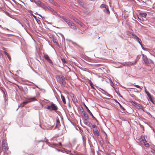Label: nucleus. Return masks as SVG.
<instances>
[{"instance_id":"obj_38","label":"nucleus","mask_w":155,"mask_h":155,"mask_svg":"<svg viewBox=\"0 0 155 155\" xmlns=\"http://www.w3.org/2000/svg\"><path fill=\"white\" fill-rule=\"evenodd\" d=\"M7 57L8 58H9V60H10L11 59V57H10V56H9V55H8V56H7Z\"/></svg>"},{"instance_id":"obj_27","label":"nucleus","mask_w":155,"mask_h":155,"mask_svg":"<svg viewBox=\"0 0 155 155\" xmlns=\"http://www.w3.org/2000/svg\"><path fill=\"white\" fill-rule=\"evenodd\" d=\"M134 85L135 87H137V88H140L141 89H142V88L140 87L138 85H135V84H134Z\"/></svg>"},{"instance_id":"obj_19","label":"nucleus","mask_w":155,"mask_h":155,"mask_svg":"<svg viewBox=\"0 0 155 155\" xmlns=\"http://www.w3.org/2000/svg\"><path fill=\"white\" fill-rule=\"evenodd\" d=\"M61 99L63 101V103L64 104H66V102L65 101V98L64 96L62 95H61Z\"/></svg>"},{"instance_id":"obj_16","label":"nucleus","mask_w":155,"mask_h":155,"mask_svg":"<svg viewBox=\"0 0 155 155\" xmlns=\"http://www.w3.org/2000/svg\"><path fill=\"white\" fill-rule=\"evenodd\" d=\"M103 10L107 14H108L110 13V12L109 10L108 6L107 7V8H104V9Z\"/></svg>"},{"instance_id":"obj_17","label":"nucleus","mask_w":155,"mask_h":155,"mask_svg":"<svg viewBox=\"0 0 155 155\" xmlns=\"http://www.w3.org/2000/svg\"><path fill=\"white\" fill-rule=\"evenodd\" d=\"M49 2L55 6H58V4L53 0H48Z\"/></svg>"},{"instance_id":"obj_36","label":"nucleus","mask_w":155,"mask_h":155,"mask_svg":"<svg viewBox=\"0 0 155 155\" xmlns=\"http://www.w3.org/2000/svg\"><path fill=\"white\" fill-rule=\"evenodd\" d=\"M145 145L146 147H148L149 146V144L148 143L145 144Z\"/></svg>"},{"instance_id":"obj_6","label":"nucleus","mask_w":155,"mask_h":155,"mask_svg":"<svg viewBox=\"0 0 155 155\" xmlns=\"http://www.w3.org/2000/svg\"><path fill=\"white\" fill-rule=\"evenodd\" d=\"M131 103L135 107L137 108L142 109L143 107L140 104L136 103L135 101H132Z\"/></svg>"},{"instance_id":"obj_1","label":"nucleus","mask_w":155,"mask_h":155,"mask_svg":"<svg viewBox=\"0 0 155 155\" xmlns=\"http://www.w3.org/2000/svg\"><path fill=\"white\" fill-rule=\"evenodd\" d=\"M56 78L58 82L61 85H64L65 83L64 80L65 78L62 75H57Z\"/></svg>"},{"instance_id":"obj_2","label":"nucleus","mask_w":155,"mask_h":155,"mask_svg":"<svg viewBox=\"0 0 155 155\" xmlns=\"http://www.w3.org/2000/svg\"><path fill=\"white\" fill-rule=\"evenodd\" d=\"M46 108L50 110H57V106L53 103H52L51 105H47Z\"/></svg>"},{"instance_id":"obj_26","label":"nucleus","mask_w":155,"mask_h":155,"mask_svg":"<svg viewBox=\"0 0 155 155\" xmlns=\"http://www.w3.org/2000/svg\"><path fill=\"white\" fill-rule=\"evenodd\" d=\"M70 18H71L73 19L74 20L75 19V18L72 15H70L69 16Z\"/></svg>"},{"instance_id":"obj_4","label":"nucleus","mask_w":155,"mask_h":155,"mask_svg":"<svg viewBox=\"0 0 155 155\" xmlns=\"http://www.w3.org/2000/svg\"><path fill=\"white\" fill-rule=\"evenodd\" d=\"M6 142V140H4L2 141V146L3 149H4L3 151L4 152H6L8 149L7 147V144Z\"/></svg>"},{"instance_id":"obj_43","label":"nucleus","mask_w":155,"mask_h":155,"mask_svg":"<svg viewBox=\"0 0 155 155\" xmlns=\"http://www.w3.org/2000/svg\"><path fill=\"white\" fill-rule=\"evenodd\" d=\"M27 24H28V26L29 27V23H27Z\"/></svg>"},{"instance_id":"obj_10","label":"nucleus","mask_w":155,"mask_h":155,"mask_svg":"<svg viewBox=\"0 0 155 155\" xmlns=\"http://www.w3.org/2000/svg\"><path fill=\"white\" fill-rule=\"evenodd\" d=\"M145 93L147 94V96L149 97V98L150 100V101L152 103H153V101L152 100V96L147 91H146V90H145Z\"/></svg>"},{"instance_id":"obj_32","label":"nucleus","mask_w":155,"mask_h":155,"mask_svg":"<svg viewBox=\"0 0 155 155\" xmlns=\"http://www.w3.org/2000/svg\"><path fill=\"white\" fill-rule=\"evenodd\" d=\"M119 105H120V107L122 109H123L124 110H125V109L120 104H119Z\"/></svg>"},{"instance_id":"obj_41","label":"nucleus","mask_w":155,"mask_h":155,"mask_svg":"<svg viewBox=\"0 0 155 155\" xmlns=\"http://www.w3.org/2000/svg\"><path fill=\"white\" fill-rule=\"evenodd\" d=\"M70 41H71L73 44H75V43L73 41H71V40H70Z\"/></svg>"},{"instance_id":"obj_21","label":"nucleus","mask_w":155,"mask_h":155,"mask_svg":"<svg viewBox=\"0 0 155 155\" xmlns=\"http://www.w3.org/2000/svg\"><path fill=\"white\" fill-rule=\"evenodd\" d=\"M108 6L106 5H105L104 4H102L100 6V7L101 8H107V7Z\"/></svg>"},{"instance_id":"obj_39","label":"nucleus","mask_w":155,"mask_h":155,"mask_svg":"<svg viewBox=\"0 0 155 155\" xmlns=\"http://www.w3.org/2000/svg\"><path fill=\"white\" fill-rule=\"evenodd\" d=\"M78 0V1L79 2V3L81 4V3H82V2L80 1V0Z\"/></svg>"},{"instance_id":"obj_30","label":"nucleus","mask_w":155,"mask_h":155,"mask_svg":"<svg viewBox=\"0 0 155 155\" xmlns=\"http://www.w3.org/2000/svg\"><path fill=\"white\" fill-rule=\"evenodd\" d=\"M74 20L78 24L79 23L80 21L78 19H76V18H75V19Z\"/></svg>"},{"instance_id":"obj_11","label":"nucleus","mask_w":155,"mask_h":155,"mask_svg":"<svg viewBox=\"0 0 155 155\" xmlns=\"http://www.w3.org/2000/svg\"><path fill=\"white\" fill-rule=\"evenodd\" d=\"M27 100L28 102H29V103L30 102H31L32 101H36V100L35 97H28L27 99Z\"/></svg>"},{"instance_id":"obj_3","label":"nucleus","mask_w":155,"mask_h":155,"mask_svg":"<svg viewBox=\"0 0 155 155\" xmlns=\"http://www.w3.org/2000/svg\"><path fill=\"white\" fill-rule=\"evenodd\" d=\"M143 58L144 62L146 64H153V61L150 59H148L147 57L146 56L144 55H143Z\"/></svg>"},{"instance_id":"obj_34","label":"nucleus","mask_w":155,"mask_h":155,"mask_svg":"<svg viewBox=\"0 0 155 155\" xmlns=\"http://www.w3.org/2000/svg\"><path fill=\"white\" fill-rule=\"evenodd\" d=\"M20 105L22 107H24L25 106L24 104H23V102L21 103V104H20Z\"/></svg>"},{"instance_id":"obj_31","label":"nucleus","mask_w":155,"mask_h":155,"mask_svg":"<svg viewBox=\"0 0 155 155\" xmlns=\"http://www.w3.org/2000/svg\"><path fill=\"white\" fill-rule=\"evenodd\" d=\"M90 85L91 87V88L92 89H95L94 87L93 86V84L92 83H90Z\"/></svg>"},{"instance_id":"obj_24","label":"nucleus","mask_w":155,"mask_h":155,"mask_svg":"<svg viewBox=\"0 0 155 155\" xmlns=\"http://www.w3.org/2000/svg\"><path fill=\"white\" fill-rule=\"evenodd\" d=\"M142 109L145 112L148 114L149 115H150V114L149 112L147 111L146 110H144V109Z\"/></svg>"},{"instance_id":"obj_15","label":"nucleus","mask_w":155,"mask_h":155,"mask_svg":"<svg viewBox=\"0 0 155 155\" xmlns=\"http://www.w3.org/2000/svg\"><path fill=\"white\" fill-rule=\"evenodd\" d=\"M50 11H51L52 12V14L54 15H58H58H59V14H58L57 12L55 11L53 9H50Z\"/></svg>"},{"instance_id":"obj_14","label":"nucleus","mask_w":155,"mask_h":155,"mask_svg":"<svg viewBox=\"0 0 155 155\" xmlns=\"http://www.w3.org/2000/svg\"><path fill=\"white\" fill-rule=\"evenodd\" d=\"M94 134L97 136H98L99 135V131L97 129H95L94 130Z\"/></svg>"},{"instance_id":"obj_42","label":"nucleus","mask_w":155,"mask_h":155,"mask_svg":"<svg viewBox=\"0 0 155 155\" xmlns=\"http://www.w3.org/2000/svg\"><path fill=\"white\" fill-rule=\"evenodd\" d=\"M53 42H55V43L56 42V40H53Z\"/></svg>"},{"instance_id":"obj_40","label":"nucleus","mask_w":155,"mask_h":155,"mask_svg":"<svg viewBox=\"0 0 155 155\" xmlns=\"http://www.w3.org/2000/svg\"><path fill=\"white\" fill-rule=\"evenodd\" d=\"M5 54L7 56H8V53L7 52H5Z\"/></svg>"},{"instance_id":"obj_8","label":"nucleus","mask_w":155,"mask_h":155,"mask_svg":"<svg viewBox=\"0 0 155 155\" xmlns=\"http://www.w3.org/2000/svg\"><path fill=\"white\" fill-rule=\"evenodd\" d=\"M44 57L47 60V61L50 63H51L52 64H53V62L52 61L50 58L48 56L47 54H45L44 55Z\"/></svg>"},{"instance_id":"obj_13","label":"nucleus","mask_w":155,"mask_h":155,"mask_svg":"<svg viewBox=\"0 0 155 155\" xmlns=\"http://www.w3.org/2000/svg\"><path fill=\"white\" fill-rule=\"evenodd\" d=\"M34 2L35 4L40 6L41 7L43 4V3L39 0L36 1L35 0H34Z\"/></svg>"},{"instance_id":"obj_45","label":"nucleus","mask_w":155,"mask_h":155,"mask_svg":"<svg viewBox=\"0 0 155 155\" xmlns=\"http://www.w3.org/2000/svg\"><path fill=\"white\" fill-rule=\"evenodd\" d=\"M141 47H142V48L143 49V46H141Z\"/></svg>"},{"instance_id":"obj_25","label":"nucleus","mask_w":155,"mask_h":155,"mask_svg":"<svg viewBox=\"0 0 155 155\" xmlns=\"http://www.w3.org/2000/svg\"><path fill=\"white\" fill-rule=\"evenodd\" d=\"M41 7L44 8L45 9H46L47 8V7H48V6H45L43 4L42 5V6Z\"/></svg>"},{"instance_id":"obj_20","label":"nucleus","mask_w":155,"mask_h":155,"mask_svg":"<svg viewBox=\"0 0 155 155\" xmlns=\"http://www.w3.org/2000/svg\"><path fill=\"white\" fill-rule=\"evenodd\" d=\"M140 14L142 17L144 18H146L147 15L146 13H141Z\"/></svg>"},{"instance_id":"obj_7","label":"nucleus","mask_w":155,"mask_h":155,"mask_svg":"<svg viewBox=\"0 0 155 155\" xmlns=\"http://www.w3.org/2000/svg\"><path fill=\"white\" fill-rule=\"evenodd\" d=\"M58 16L60 18H62L67 24L71 21L69 18L66 17L61 16L60 15H58Z\"/></svg>"},{"instance_id":"obj_33","label":"nucleus","mask_w":155,"mask_h":155,"mask_svg":"<svg viewBox=\"0 0 155 155\" xmlns=\"http://www.w3.org/2000/svg\"><path fill=\"white\" fill-rule=\"evenodd\" d=\"M92 127L96 129L97 126L95 125H92Z\"/></svg>"},{"instance_id":"obj_12","label":"nucleus","mask_w":155,"mask_h":155,"mask_svg":"<svg viewBox=\"0 0 155 155\" xmlns=\"http://www.w3.org/2000/svg\"><path fill=\"white\" fill-rule=\"evenodd\" d=\"M86 108L87 110V112L89 113V114H90L92 116V118L93 119L95 120H97V119L95 117L93 116L92 113L91 112V111L86 106Z\"/></svg>"},{"instance_id":"obj_23","label":"nucleus","mask_w":155,"mask_h":155,"mask_svg":"<svg viewBox=\"0 0 155 155\" xmlns=\"http://www.w3.org/2000/svg\"><path fill=\"white\" fill-rule=\"evenodd\" d=\"M137 38L138 39V42L140 44L141 46H142V45L141 44V41L140 39L138 37H137Z\"/></svg>"},{"instance_id":"obj_22","label":"nucleus","mask_w":155,"mask_h":155,"mask_svg":"<svg viewBox=\"0 0 155 155\" xmlns=\"http://www.w3.org/2000/svg\"><path fill=\"white\" fill-rule=\"evenodd\" d=\"M78 24L83 28H84L85 26V25L81 21H80Z\"/></svg>"},{"instance_id":"obj_44","label":"nucleus","mask_w":155,"mask_h":155,"mask_svg":"<svg viewBox=\"0 0 155 155\" xmlns=\"http://www.w3.org/2000/svg\"><path fill=\"white\" fill-rule=\"evenodd\" d=\"M33 16L35 18H36L35 16V15H33Z\"/></svg>"},{"instance_id":"obj_5","label":"nucleus","mask_w":155,"mask_h":155,"mask_svg":"<svg viewBox=\"0 0 155 155\" xmlns=\"http://www.w3.org/2000/svg\"><path fill=\"white\" fill-rule=\"evenodd\" d=\"M67 24H68V26L70 27L71 28L75 30H76L77 29V28L75 24L71 20Z\"/></svg>"},{"instance_id":"obj_28","label":"nucleus","mask_w":155,"mask_h":155,"mask_svg":"<svg viewBox=\"0 0 155 155\" xmlns=\"http://www.w3.org/2000/svg\"><path fill=\"white\" fill-rule=\"evenodd\" d=\"M141 141L143 142L144 144L147 142V141L146 140H143V139H142Z\"/></svg>"},{"instance_id":"obj_9","label":"nucleus","mask_w":155,"mask_h":155,"mask_svg":"<svg viewBox=\"0 0 155 155\" xmlns=\"http://www.w3.org/2000/svg\"><path fill=\"white\" fill-rule=\"evenodd\" d=\"M60 126V123L59 119L58 118L56 119V126L55 127V128H58V130H59V128Z\"/></svg>"},{"instance_id":"obj_18","label":"nucleus","mask_w":155,"mask_h":155,"mask_svg":"<svg viewBox=\"0 0 155 155\" xmlns=\"http://www.w3.org/2000/svg\"><path fill=\"white\" fill-rule=\"evenodd\" d=\"M83 115L84 117L85 120H87L89 119V117L88 115L84 113L83 114Z\"/></svg>"},{"instance_id":"obj_35","label":"nucleus","mask_w":155,"mask_h":155,"mask_svg":"<svg viewBox=\"0 0 155 155\" xmlns=\"http://www.w3.org/2000/svg\"><path fill=\"white\" fill-rule=\"evenodd\" d=\"M58 145L60 146H62V144L61 143L59 142L57 144Z\"/></svg>"},{"instance_id":"obj_29","label":"nucleus","mask_w":155,"mask_h":155,"mask_svg":"<svg viewBox=\"0 0 155 155\" xmlns=\"http://www.w3.org/2000/svg\"><path fill=\"white\" fill-rule=\"evenodd\" d=\"M29 103V102H28L27 100L26 101H24L23 102V104H24V105H25Z\"/></svg>"},{"instance_id":"obj_37","label":"nucleus","mask_w":155,"mask_h":155,"mask_svg":"<svg viewBox=\"0 0 155 155\" xmlns=\"http://www.w3.org/2000/svg\"><path fill=\"white\" fill-rule=\"evenodd\" d=\"M47 9H49L50 11V9H52V8H51L49 6H48V7H47Z\"/></svg>"}]
</instances>
